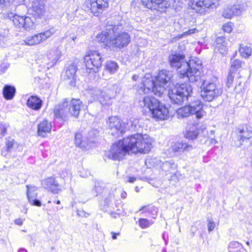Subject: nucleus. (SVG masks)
Returning a JSON list of instances; mask_svg holds the SVG:
<instances>
[{"mask_svg": "<svg viewBox=\"0 0 252 252\" xmlns=\"http://www.w3.org/2000/svg\"><path fill=\"white\" fill-rule=\"evenodd\" d=\"M152 139L146 134L137 133L119 140L112 145L105 156L114 160H120L126 154L131 152L134 154H146L152 148Z\"/></svg>", "mask_w": 252, "mask_h": 252, "instance_id": "obj_1", "label": "nucleus"}, {"mask_svg": "<svg viewBox=\"0 0 252 252\" xmlns=\"http://www.w3.org/2000/svg\"><path fill=\"white\" fill-rule=\"evenodd\" d=\"M168 59L171 66L178 70L180 78L192 83L200 79L202 62L200 60L195 59L187 62L183 55L177 53L170 55Z\"/></svg>", "mask_w": 252, "mask_h": 252, "instance_id": "obj_2", "label": "nucleus"}, {"mask_svg": "<svg viewBox=\"0 0 252 252\" xmlns=\"http://www.w3.org/2000/svg\"><path fill=\"white\" fill-rule=\"evenodd\" d=\"M119 26L114 25L113 28L102 31L96 36V40L106 48L115 50L126 46L130 42V37L125 32L118 31Z\"/></svg>", "mask_w": 252, "mask_h": 252, "instance_id": "obj_3", "label": "nucleus"}, {"mask_svg": "<svg viewBox=\"0 0 252 252\" xmlns=\"http://www.w3.org/2000/svg\"><path fill=\"white\" fill-rule=\"evenodd\" d=\"M172 73L166 70H160L158 75L155 77V80L151 78H146L143 81V83L139 89H137L141 94H144L152 92L157 96H161L171 83Z\"/></svg>", "mask_w": 252, "mask_h": 252, "instance_id": "obj_4", "label": "nucleus"}, {"mask_svg": "<svg viewBox=\"0 0 252 252\" xmlns=\"http://www.w3.org/2000/svg\"><path fill=\"white\" fill-rule=\"evenodd\" d=\"M191 87L187 84H182L168 91V95L175 104H182L188 99L192 92Z\"/></svg>", "mask_w": 252, "mask_h": 252, "instance_id": "obj_5", "label": "nucleus"}, {"mask_svg": "<svg viewBox=\"0 0 252 252\" xmlns=\"http://www.w3.org/2000/svg\"><path fill=\"white\" fill-rule=\"evenodd\" d=\"M200 95L205 101H211L222 94V89L214 82L204 80L200 87Z\"/></svg>", "mask_w": 252, "mask_h": 252, "instance_id": "obj_6", "label": "nucleus"}, {"mask_svg": "<svg viewBox=\"0 0 252 252\" xmlns=\"http://www.w3.org/2000/svg\"><path fill=\"white\" fill-rule=\"evenodd\" d=\"M178 118L189 117L190 115H196L198 119L201 118L205 114L203 110V104L200 101L197 100L191 102L188 106L178 109L177 111Z\"/></svg>", "mask_w": 252, "mask_h": 252, "instance_id": "obj_7", "label": "nucleus"}, {"mask_svg": "<svg viewBox=\"0 0 252 252\" xmlns=\"http://www.w3.org/2000/svg\"><path fill=\"white\" fill-rule=\"evenodd\" d=\"M56 31L57 30L54 27H52L44 32L27 37L24 40V42L29 46L39 44L54 35Z\"/></svg>", "mask_w": 252, "mask_h": 252, "instance_id": "obj_8", "label": "nucleus"}, {"mask_svg": "<svg viewBox=\"0 0 252 252\" xmlns=\"http://www.w3.org/2000/svg\"><path fill=\"white\" fill-rule=\"evenodd\" d=\"M84 62L87 69L96 72L101 67L102 59L97 51H91L84 57Z\"/></svg>", "mask_w": 252, "mask_h": 252, "instance_id": "obj_9", "label": "nucleus"}, {"mask_svg": "<svg viewBox=\"0 0 252 252\" xmlns=\"http://www.w3.org/2000/svg\"><path fill=\"white\" fill-rule=\"evenodd\" d=\"M106 123L110 132L113 136H119L126 130L125 124L117 116L109 117Z\"/></svg>", "mask_w": 252, "mask_h": 252, "instance_id": "obj_10", "label": "nucleus"}, {"mask_svg": "<svg viewBox=\"0 0 252 252\" xmlns=\"http://www.w3.org/2000/svg\"><path fill=\"white\" fill-rule=\"evenodd\" d=\"M220 0H192L189 4L191 8L196 12L204 14L206 8H216Z\"/></svg>", "mask_w": 252, "mask_h": 252, "instance_id": "obj_11", "label": "nucleus"}, {"mask_svg": "<svg viewBox=\"0 0 252 252\" xmlns=\"http://www.w3.org/2000/svg\"><path fill=\"white\" fill-rule=\"evenodd\" d=\"M90 94L94 100L98 101L102 106H109L112 104V94L99 89H94L90 91Z\"/></svg>", "mask_w": 252, "mask_h": 252, "instance_id": "obj_12", "label": "nucleus"}, {"mask_svg": "<svg viewBox=\"0 0 252 252\" xmlns=\"http://www.w3.org/2000/svg\"><path fill=\"white\" fill-rule=\"evenodd\" d=\"M13 17L14 25L18 28H24L26 29H31L33 26V22L29 17L20 16L19 15H13L12 13L8 14L7 17Z\"/></svg>", "mask_w": 252, "mask_h": 252, "instance_id": "obj_13", "label": "nucleus"}, {"mask_svg": "<svg viewBox=\"0 0 252 252\" xmlns=\"http://www.w3.org/2000/svg\"><path fill=\"white\" fill-rule=\"evenodd\" d=\"M30 10L35 18H42L46 13L45 4L41 0H33L30 6Z\"/></svg>", "mask_w": 252, "mask_h": 252, "instance_id": "obj_14", "label": "nucleus"}, {"mask_svg": "<svg viewBox=\"0 0 252 252\" xmlns=\"http://www.w3.org/2000/svg\"><path fill=\"white\" fill-rule=\"evenodd\" d=\"M63 100L64 102H66L67 104V108L69 111V115L75 118H78L81 110V106L82 104V101L79 99L75 98H72L70 100L65 98Z\"/></svg>", "mask_w": 252, "mask_h": 252, "instance_id": "obj_15", "label": "nucleus"}, {"mask_svg": "<svg viewBox=\"0 0 252 252\" xmlns=\"http://www.w3.org/2000/svg\"><path fill=\"white\" fill-rule=\"evenodd\" d=\"M141 1L148 8L160 12L165 11L168 5L166 0H142Z\"/></svg>", "mask_w": 252, "mask_h": 252, "instance_id": "obj_16", "label": "nucleus"}, {"mask_svg": "<svg viewBox=\"0 0 252 252\" xmlns=\"http://www.w3.org/2000/svg\"><path fill=\"white\" fill-rule=\"evenodd\" d=\"M142 103L144 107L149 109L152 118L154 117V112H157L160 106L163 105L156 98L149 96L144 97Z\"/></svg>", "mask_w": 252, "mask_h": 252, "instance_id": "obj_17", "label": "nucleus"}, {"mask_svg": "<svg viewBox=\"0 0 252 252\" xmlns=\"http://www.w3.org/2000/svg\"><path fill=\"white\" fill-rule=\"evenodd\" d=\"M245 6L243 3L228 6L224 9L222 15L225 18L230 19L233 16L240 15L245 10Z\"/></svg>", "mask_w": 252, "mask_h": 252, "instance_id": "obj_18", "label": "nucleus"}, {"mask_svg": "<svg viewBox=\"0 0 252 252\" xmlns=\"http://www.w3.org/2000/svg\"><path fill=\"white\" fill-rule=\"evenodd\" d=\"M90 10L95 16H98L108 6L107 0H90Z\"/></svg>", "mask_w": 252, "mask_h": 252, "instance_id": "obj_19", "label": "nucleus"}, {"mask_svg": "<svg viewBox=\"0 0 252 252\" xmlns=\"http://www.w3.org/2000/svg\"><path fill=\"white\" fill-rule=\"evenodd\" d=\"M27 196L28 202L32 206L40 207L42 204L39 200L36 199L37 196V188L34 186L27 185Z\"/></svg>", "mask_w": 252, "mask_h": 252, "instance_id": "obj_20", "label": "nucleus"}, {"mask_svg": "<svg viewBox=\"0 0 252 252\" xmlns=\"http://www.w3.org/2000/svg\"><path fill=\"white\" fill-rule=\"evenodd\" d=\"M67 104L63 101V103L56 106L54 110V116L57 118H60L63 121L68 120L69 116L67 110Z\"/></svg>", "mask_w": 252, "mask_h": 252, "instance_id": "obj_21", "label": "nucleus"}, {"mask_svg": "<svg viewBox=\"0 0 252 252\" xmlns=\"http://www.w3.org/2000/svg\"><path fill=\"white\" fill-rule=\"evenodd\" d=\"M171 149L173 152L181 154L191 151L193 147L189 142L181 141L173 143L171 145Z\"/></svg>", "mask_w": 252, "mask_h": 252, "instance_id": "obj_22", "label": "nucleus"}, {"mask_svg": "<svg viewBox=\"0 0 252 252\" xmlns=\"http://www.w3.org/2000/svg\"><path fill=\"white\" fill-rule=\"evenodd\" d=\"M61 52L58 49L50 50L47 54V64L48 67H52L55 65L61 57Z\"/></svg>", "mask_w": 252, "mask_h": 252, "instance_id": "obj_23", "label": "nucleus"}, {"mask_svg": "<svg viewBox=\"0 0 252 252\" xmlns=\"http://www.w3.org/2000/svg\"><path fill=\"white\" fill-rule=\"evenodd\" d=\"M42 186L45 189L50 190L54 193H58L59 184L53 177L46 178L41 182Z\"/></svg>", "mask_w": 252, "mask_h": 252, "instance_id": "obj_24", "label": "nucleus"}, {"mask_svg": "<svg viewBox=\"0 0 252 252\" xmlns=\"http://www.w3.org/2000/svg\"><path fill=\"white\" fill-rule=\"evenodd\" d=\"M76 66L74 64L69 65L66 69L64 76V79L68 80V83L71 86L75 85V74L76 72Z\"/></svg>", "mask_w": 252, "mask_h": 252, "instance_id": "obj_25", "label": "nucleus"}, {"mask_svg": "<svg viewBox=\"0 0 252 252\" xmlns=\"http://www.w3.org/2000/svg\"><path fill=\"white\" fill-rule=\"evenodd\" d=\"M52 128L51 122L44 120L38 125V134L40 136L45 137L46 133H49Z\"/></svg>", "mask_w": 252, "mask_h": 252, "instance_id": "obj_26", "label": "nucleus"}, {"mask_svg": "<svg viewBox=\"0 0 252 252\" xmlns=\"http://www.w3.org/2000/svg\"><path fill=\"white\" fill-rule=\"evenodd\" d=\"M237 130L238 136L241 140L250 139L252 137V131L246 125L239 126Z\"/></svg>", "mask_w": 252, "mask_h": 252, "instance_id": "obj_27", "label": "nucleus"}, {"mask_svg": "<svg viewBox=\"0 0 252 252\" xmlns=\"http://www.w3.org/2000/svg\"><path fill=\"white\" fill-rule=\"evenodd\" d=\"M169 117V111L165 106L163 104L160 106L157 112H154V117L153 118L156 120H165Z\"/></svg>", "mask_w": 252, "mask_h": 252, "instance_id": "obj_28", "label": "nucleus"}, {"mask_svg": "<svg viewBox=\"0 0 252 252\" xmlns=\"http://www.w3.org/2000/svg\"><path fill=\"white\" fill-rule=\"evenodd\" d=\"M27 105L34 110H39L42 105L41 100L35 96H31L27 100Z\"/></svg>", "mask_w": 252, "mask_h": 252, "instance_id": "obj_29", "label": "nucleus"}, {"mask_svg": "<svg viewBox=\"0 0 252 252\" xmlns=\"http://www.w3.org/2000/svg\"><path fill=\"white\" fill-rule=\"evenodd\" d=\"M216 50L219 51L222 54H225L227 47V42L225 38L223 36L219 37L216 39Z\"/></svg>", "mask_w": 252, "mask_h": 252, "instance_id": "obj_30", "label": "nucleus"}, {"mask_svg": "<svg viewBox=\"0 0 252 252\" xmlns=\"http://www.w3.org/2000/svg\"><path fill=\"white\" fill-rule=\"evenodd\" d=\"M16 89L14 86L6 85L3 89V95L6 100L12 99L15 95Z\"/></svg>", "mask_w": 252, "mask_h": 252, "instance_id": "obj_31", "label": "nucleus"}, {"mask_svg": "<svg viewBox=\"0 0 252 252\" xmlns=\"http://www.w3.org/2000/svg\"><path fill=\"white\" fill-rule=\"evenodd\" d=\"M239 52L241 57L245 59H247L251 56L252 49L250 46L244 44H240Z\"/></svg>", "mask_w": 252, "mask_h": 252, "instance_id": "obj_32", "label": "nucleus"}, {"mask_svg": "<svg viewBox=\"0 0 252 252\" xmlns=\"http://www.w3.org/2000/svg\"><path fill=\"white\" fill-rule=\"evenodd\" d=\"M228 251L229 252H247L242 245L236 241L229 243Z\"/></svg>", "mask_w": 252, "mask_h": 252, "instance_id": "obj_33", "label": "nucleus"}, {"mask_svg": "<svg viewBox=\"0 0 252 252\" xmlns=\"http://www.w3.org/2000/svg\"><path fill=\"white\" fill-rule=\"evenodd\" d=\"M177 167V165L172 159L163 162L161 165L162 170L165 172H170L172 170H175Z\"/></svg>", "mask_w": 252, "mask_h": 252, "instance_id": "obj_34", "label": "nucleus"}, {"mask_svg": "<svg viewBox=\"0 0 252 252\" xmlns=\"http://www.w3.org/2000/svg\"><path fill=\"white\" fill-rule=\"evenodd\" d=\"M75 143L76 145L80 148H86L88 143L85 140H82V135L80 133H77L75 136Z\"/></svg>", "mask_w": 252, "mask_h": 252, "instance_id": "obj_35", "label": "nucleus"}, {"mask_svg": "<svg viewBox=\"0 0 252 252\" xmlns=\"http://www.w3.org/2000/svg\"><path fill=\"white\" fill-rule=\"evenodd\" d=\"M105 188L104 184L101 181H97L95 183V186L93 190L95 192V196L102 192Z\"/></svg>", "mask_w": 252, "mask_h": 252, "instance_id": "obj_36", "label": "nucleus"}, {"mask_svg": "<svg viewBox=\"0 0 252 252\" xmlns=\"http://www.w3.org/2000/svg\"><path fill=\"white\" fill-rule=\"evenodd\" d=\"M242 62L239 59H235L231 62L230 71L234 72L239 68L241 67Z\"/></svg>", "mask_w": 252, "mask_h": 252, "instance_id": "obj_37", "label": "nucleus"}, {"mask_svg": "<svg viewBox=\"0 0 252 252\" xmlns=\"http://www.w3.org/2000/svg\"><path fill=\"white\" fill-rule=\"evenodd\" d=\"M118 69V65L116 62L109 61L106 64V69L111 73H114Z\"/></svg>", "mask_w": 252, "mask_h": 252, "instance_id": "obj_38", "label": "nucleus"}, {"mask_svg": "<svg viewBox=\"0 0 252 252\" xmlns=\"http://www.w3.org/2000/svg\"><path fill=\"white\" fill-rule=\"evenodd\" d=\"M6 150L11 151L14 147L17 146V143L14 139L9 137L6 139L5 142Z\"/></svg>", "mask_w": 252, "mask_h": 252, "instance_id": "obj_39", "label": "nucleus"}, {"mask_svg": "<svg viewBox=\"0 0 252 252\" xmlns=\"http://www.w3.org/2000/svg\"><path fill=\"white\" fill-rule=\"evenodd\" d=\"M140 226L142 228H145L149 227L154 223L152 220H149L146 219H140L139 220Z\"/></svg>", "mask_w": 252, "mask_h": 252, "instance_id": "obj_40", "label": "nucleus"}, {"mask_svg": "<svg viewBox=\"0 0 252 252\" xmlns=\"http://www.w3.org/2000/svg\"><path fill=\"white\" fill-rule=\"evenodd\" d=\"M145 163L148 165H151L153 166H157L161 163V161L157 158H151L146 160Z\"/></svg>", "mask_w": 252, "mask_h": 252, "instance_id": "obj_41", "label": "nucleus"}, {"mask_svg": "<svg viewBox=\"0 0 252 252\" xmlns=\"http://www.w3.org/2000/svg\"><path fill=\"white\" fill-rule=\"evenodd\" d=\"M198 134V131L196 130H188L185 135V137L187 139L194 140L196 138Z\"/></svg>", "mask_w": 252, "mask_h": 252, "instance_id": "obj_42", "label": "nucleus"}, {"mask_svg": "<svg viewBox=\"0 0 252 252\" xmlns=\"http://www.w3.org/2000/svg\"><path fill=\"white\" fill-rule=\"evenodd\" d=\"M233 73L234 72H233L230 71L227 76L226 86L228 88H230L232 84L234 79V75H233Z\"/></svg>", "mask_w": 252, "mask_h": 252, "instance_id": "obj_43", "label": "nucleus"}, {"mask_svg": "<svg viewBox=\"0 0 252 252\" xmlns=\"http://www.w3.org/2000/svg\"><path fill=\"white\" fill-rule=\"evenodd\" d=\"M131 128L133 130H137L138 126H139V120L137 119H133L132 120L130 121Z\"/></svg>", "mask_w": 252, "mask_h": 252, "instance_id": "obj_44", "label": "nucleus"}, {"mask_svg": "<svg viewBox=\"0 0 252 252\" xmlns=\"http://www.w3.org/2000/svg\"><path fill=\"white\" fill-rule=\"evenodd\" d=\"M196 32H198V30L196 29H195V28L192 29H189L188 31L183 32V33L181 35H180L179 36V38H181V37H182L184 36L190 35L191 34L196 33Z\"/></svg>", "mask_w": 252, "mask_h": 252, "instance_id": "obj_45", "label": "nucleus"}, {"mask_svg": "<svg viewBox=\"0 0 252 252\" xmlns=\"http://www.w3.org/2000/svg\"><path fill=\"white\" fill-rule=\"evenodd\" d=\"M207 226L209 232H211L214 229L216 224L212 220H209Z\"/></svg>", "mask_w": 252, "mask_h": 252, "instance_id": "obj_46", "label": "nucleus"}, {"mask_svg": "<svg viewBox=\"0 0 252 252\" xmlns=\"http://www.w3.org/2000/svg\"><path fill=\"white\" fill-rule=\"evenodd\" d=\"M223 31L227 33H229L232 31L231 26L229 24H226L223 26Z\"/></svg>", "mask_w": 252, "mask_h": 252, "instance_id": "obj_47", "label": "nucleus"}, {"mask_svg": "<svg viewBox=\"0 0 252 252\" xmlns=\"http://www.w3.org/2000/svg\"><path fill=\"white\" fill-rule=\"evenodd\" d=\"M114 198V194L113 193H111L110 195V197L109 198H106L105 200V202L107 205H108L110 202H111Z\"/></svg>", "mask_w": 252, "mask_h": 252, "instance_id": "obj_48", "label": "nucleus"}, {"mask_svg": "<svg viewBox=\"0 0 252 252\" xmlns=\"http://www.w3.org/2000/svg\"><path fill=\"white\" fill-rule=\"evenodd\" d=\"M11 1L12 0H0V5H7L8 4H9Z\"/></svg>", "mask_w": 252, "mask_h": 252, "instance_id": "obj_49", "label": "nucleus"}, {"mask_svg": "<svg viewBox=\"0 0 252 252\" xmlns=\"http://www.w3.org/2000/svg\"><path fill=\"white\" fill-rule=\"evenodd\" d=\"M15 224L18 225H22L23 223V220L21 219H17L15 220Z\"/></svg>", "mask_w": 252, "mask_h": 252, "instance_id": "obj_50", "label": "nucleus"}, {"mask_svg": "<svg viewBox=\"0 0 252 252\" xmlns=\"http://www.w3.org/2000/svg\"><path fill=\"white\" fill-rule=\"evenodd\" d=\"M136 178L134 177H129L128 182L130 183H133L134 181H135Z\"/></svg>", "mask_w": 252, "mask_h": 252, "instance_id": "obj_51", "label": "nucleus"}, {"mask_svg": "<svg viewBox=\"0 0 252 252\" xmlns=\"http://www.w3.org/2000/svg\"><path fill=\"white\" fill-rule=\"evenodd\" d=\"M5 38V35L3 34L0 32V44L3 41Z\"/></svg>", "mask_w": 252, "mask_h": 252, "instance_id": "obj_52", "label": "nucleus"}, {"mask_svg": "<svg viewBox=\"0 0 252 252\" xmlns=\"http://www.w3.org/2000/svg\"><path fill=\"white\" fill-rule=\"evenodd\" d=\"M240 85L241 84H239L238 86L235 87V91L236 93H240V91H242L241 89H240V90L239 89V88L240 87Z\"/></svg>", "mask_w": 252, "mask_h": 252, "instance_id": "obj_53", "label": "nucleus"}, {"mask_svg": "<svg viewBox=\"0 0 252 252\" xmlns=\"http://www.w3.org/2000/svg\"><path fill=\"white\" fill-rule=\"evenodd\" d=\"M127 193L125 191H123L121 194V197L123 199H125L126 197Z\"/></svg>", "mask_w": 252, "mask_h": 252, "instance_id": "obj_54", "label": "nucleus"}, {"mask_svg": "<svg viewBox=\"0 0 252 252\" xmlns=\"http://www.w3.org/2000/svg\"><path fill=\"white\" fill-rule=\"evenodd\" d=\"M111 233L112 234V239H117L116 235H119V233L116 234L115 233L112 232Z\"/></svg>", "mask_w": 252, "mask_h": 252, "instance_id": "obj_55", "label": "nucleus"}, {"mask_svg": "<svg viewBox=\"0 0 252 252\" xmlns=\"http://www.w3.org/2000/svg\"><path fill=\"white\" fill-rule=\"evenodd\" d=\"M211 143L212 144H215L216 143H217V141L216 139H215L214 138H212L211 139Z\"/></svg>", "mask_w": 252, "mask_h": 252, "instance_id": "obj_56", "label": "nucleus"}, {"mask_svg": "<svg viewBox=\"0 0 252 252\" xmlns=\"http://www.w3.org/2000/svg\"><path fill=\"white\" fill-rule=\"evenodd\" d=\"M152 210L154 212H155L156 213V214H157V212H158V208L155 207H153L152 208Z\"/></svg>", "mask_w": 252, "mask_h": 252, "instance_id": "obj_57", "label": "nucleus"}, {"mask_svg": "<svg viewBox=\"0 0 252 252\" xmlns=\"http://www.w3.org/2000/svg\"><path fill=\"white\" fill-rule=\"evenodd\" d=\"M138 78V76L134 75L132 76V79L134 80H136L137 78Z\"/></svg>", "mask_w": 252, "mask_h": 252, "instance_id": "obj_58", "label": "nucleus"}, {"mask_svg": "<svg viewBox=\"0 0 252 252\" xmlns=\"http://www.w3.org/2000/svg\"><path fill=\"white\" fill-rule=\"evenodd\" d=\"M18 252H27V251L24 249H20L18 251Z\"/></svg>", "mask_w": 252, "mask_h": 252, "instance_id": "obj_59", "label": "nucleus"}, {"mask_svg": "<svg viewBox=\"0 0 252 252\" xmlns=\"http://www.w3.org/2000/svg\"><path fill=\"white\" fill-rule=\"evenodd\" d=\"M61 203V202L60 200H58L57 202H56V204H60Z\"/></svg>", "mask_w": 252, "mask_h": 252, "instance_id": "obj_60", "label": "nucleus"}, {"mask_svg": "<svg viewBox=\"0 0 252 252\" xmlns=\"http://www.w3.org/2000/svg\"><path fill=\"white\" fill-rule=\"evenodd\" d=\"M76 38V36H73L72 39L73 40H75V39Z\"/></svg>", "mask_w": 252, "mask_h": 252, "instance_id": "obj_61", "label": "nucleus"}, {"mask_svg": "<svg viewBox=\"0 0 252 252\" xmlns=\"http://www.w3.org/2000/svg\"><path fill=\"white\" fill-rule=\"evenodd\" d=\"M246 244H247V245H250V243H249V242H248V241H247V242H246Z\"/></svg>", "mask_w": 252, "mask_h": 252, "instance_id": "obj_62", "label": "nucleus"}, {"mask_svg": "<svg viewBox=\"0 0 252 252\" xmlns=\"http://www.w3.org/2000/svg\"><path fill=\"white\" fill-rule=\"evenodd\" d=\"M135 190H136V191H138V188H137V187H136V188H135Z\"/></svg>", "mask_w": 252, "mask_h": 252, "instance_id": "obj_63", "label": "nucleus"}, {"mask_svg": "<svg viewBox=\"0 0 252 252\" xmlns=\"http://www.w3.org/2000/svg\"><path fill=\"white\" fill-rule=\"evenodd\" d=\"M156 217H157V215H156V216H155V217H153V218L154 219H156Z\"/></svg>", "mask_w": 252, "mask_h": 252, "instance_id": "obj_64", "label": "nucleus"}]
</instances>
